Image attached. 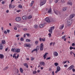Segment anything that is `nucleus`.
Returning a JSON list of instances; mask_svg holds the SVG:
<instances>
[{
    "label": "nucleus",
    "instance_id": "nucleus-1",
    "mask_svg": "<svg viewBox=\"0 0 75 75\" xmlns=\"http://www.w3.org/2000/svg\"><path fill=\"white\" fill-rule=\"evenodd\" d=\"M11 51L14 52H17V53H19V52H20V49L17 48H12L11 49Z\"/></svg>",
    "mask_w": 75,
    "mask_h": 75
},
{
    "label": "nucleus",
    "instance_id": "nucleus-2",
    "mask_svg": "<svg viewBox=\"0 0 75 75\" xmlns=\"http://www.w3.org/2000/svg\"><path fill=\"white\" fill-rule=\"evenodd\" d=\"M72 23V20L69 19L67 21V25H71Z\"/></svg>",
    "mask_w": 75,
    "mask_h": 75
},
{
    "label": "nucleus",
    "instance_id": "nucleus-3",
    "mask_svg": "<svg viewBox=\"0 0 75 75\" xmlns=\"http://www.w3.org/2000/svg\"><path fill=\"white\" fill-rule=\"evenodd\" d=\"M54 28H55L54 26L51 27L50 29L49 30V32L50 34H52V30H54Z\"/></svg>",
    "mask_w": 75,
    "mask_h": 75
},
{
    "label": "nucleus",
    "instance_id": "nucleus-4",
    "mask_svg": "<svg viewBox=\"0 0 75 75\" xmlns=\"http://www.w3.org/2000/svg\"><path fill=\"white\" fill-rule=\"evenodd\" d=\"M46 11H48L47 12L48 13H51L52 12V9L51 8H50L49 9L48 8H46Z\"/></svg>",
    "mask_w": 75,
    "mask_h": 75
},
{
    "label": "nucleus",
    "instance_id": "nucleus-5",
    "mask_svg": "<svg viewBox=\"0 0 75 75\" xmlns=\"http://www.w3.org/2000/svg\"><path fill=\"white\" fill-rule=\"evenodd\" d=\"M61 70V68H60V67L58 66L57 67V70L56 71L55 73L56 74H57L59 72V71H60Z\"/></svg>",
    "mask_w": 75,
    "mask_h": 75
},
{
    "label": "nucleus",
    "instance_id": "nucleus-6",
    "mask_svg": "<svg viewBox=\"0 0 75 75\" xmlns=\"http://www.w3.org/2000/svg\"><path fill=\"white\" fill-rule=\"evenodd\" d=\"M45 3H46V1H45V0H44L40 3V6H42L45 4Z\"/></svg>",
    "mask_w": 75,
    "mask_h": 75
},
{
    "label": "nucleus",
    "instance_id": "nucleus-7",
    "mask_svg": "<svg viewBox=\"0 0 75 75\" xmlns=\"http://www.w3.org/2000/svg\"><path fill=\"white\" fill-rule=\"evenodd\" d=\"M45 20L47 23H51V20L48 17H47L45 19Z\"/></svg>",
    "mask_w": 75,
    "mask_h": 75
},
{
    "label": "nucleus",
    "instance_id": "nucleus-8",
    "mask_svg": "<svg viewBox=\"0 0 75 75\" xmlns=\"http://www.w3.org/2000/svg\"><path fill=\"white\" fill-rule=\"evenodd\" d=\"M40 50L41 51H42L44 50V46H43V43H42L40 46Z\"/></svg>",
    "mask_w": 75,
    "mask_h": 75
},
{
    "label": "nucleus",
    "instance_id": "nucleus-9",
    "mask_svg": "<svg viewBox=\"0 0 75 75\" xmlns=\"http://www.w3.org/2000/svg\"><path fill=\"white\" fill-rule=\"evenodd\" d=\"M24 46L25 47H29L30 48L31 47V45L25 44L24 45Z\"/></svg>",
    "mask_w": 75,
    "mask_h": 75
},
{
    "label": "nucleus",
    "instance_id": "nucleus-10",
    "mask_svg": "<svg viewBox=\"0 0 75 75\" xmlns=\"http://www.w3.org/2000/svg\"><path fill=\"white\" fill-rule=\"evenodd\" d=\"M53 55L54 56L57 57V56H58V52H54Z\"/></svg>",
    "mask_w": 75,
    "mask_h": 75
},
{
    "label": "nucleus",
    "instance_id": "nucleus-11",
    "mask_svg": "<svg viewBox=\"0 0 75 75\" xmlns=\"http://www.w3.org/2000/svg\"><path fill=\"white\" fill-rule=\"evenodd\" d=\"M16 20L17 21H20L21 20V18L20 17H17L16 18Z\"/></svg>",
    "mask_w": 75,
    "mask_h": 75
},
{
    "label": "nucleus",
    "instance_id": "nucleus-12",
    "mask_svg": "<svg viewBox=\"0 0 75 75\" xmlns=\"http://www.w3.org/2000/svg\"><path fill=\"white\" fill-rule=\"evenodd\" d=\"M75 16V14H74L71 15L70 16V19H72V18L73 17H74Z\"/></svg>",
    "mask_w": 75,
    "mask_h": 75
},
{
    "label": "nucleus",
    "instance_id": "nucleus-13",
    "mask_svg": "<svg viewBox=\"0 0 75 75\" xmlns=\"http://www.w3.org/2000/svg\"><path fill=\"white\" fill-rule=\"evenodd\" d=\"M3 44L1 43L0 45V50H3Z\"/></svg>",
    "mask_w": 75,
    "mask_h": 75
},
{
    "label": "nucleus",
    "instance_id": "nucleus-14",
    "mask_svg": "<svg viewBox=\"0 0 75 75\" xmlns=\"http://www.w3.org/2000/svg\"><path fill=\"white\" fill-rule=\"evenodd\" d=\"M74 65H72L71 66L69 67V70H71V69H73V68H74Z\"/></svg>",
    "mask_w": 75,
    "mask_h": 75
},
{
    "label": "nucleus",
    "instance_id": "nucleus-15",
    "mask_svg": "<svg viewBox=\"0 0 75 75\" xmlns=\"http://www.w3.org/2000/svg\"><path fill=\"white\" fill-rule=\"evenodd\" d=\"M48 54V53H46L43 56V57L44 58V59H45L46 57L47 56V54Z\"/></svg>",
    "mask_w": 75,
    "mask_h": 75
},
{
    "label": "nucleus",
    "instance_id": "nucleus-16",
    "mask_svg": "<svg viewBox=\"0 0 75 75\" xmlns=\"http://www.w3.org/2000/svg\"><path fill=\"white\" fill-rule=\"evenodd\" d=\"M45 25L44 24H42L40 25V28H42V27H43Z\"/></svg>",
    "mask_w": 75,
    "mask_h": 75
},
{
    "label": "nucleus",
    "instance_id": "nucleus-17",
    "mask_svg": "<svg viewBox=\"0 0 75 75\" xmlns=\"http://www.w3.org/2000/svg\"><path fill=\"white\" fill-rule=\"evenodd\" d=\"M4 58V56L3 54H0V58L1 59H3Z\"/></svg>",
    "mask_w": 75,
    "mask_h": 75
},
{
    "label": "nucleus",
    "instance_id": "nucleus-18",
    "mask_svg": "<svg viewBox=\"0 0 75 75\" xmlns=\"http://www.w3.org/2000/svg\"><path fill=\"white\" fill-rule=\"evenodd\" d=\"M64 25H62V26H61V27H59V29L60 30H62V29H63V28H64Z\"/></svg>",
    "mask_w": 75,
    "mask_h": 75
},
{
    "label": "nucleus",
    "instance_id": "nucleus-19",
    "mask_svg": "<svg viewBox=\"0 0 75 75\" xmlns=\"http://www.w3.org/2000/svg\"><path fill=\"white\" fill-rule=\"evenodd\" d=\"M23 65L26 67V68H28V66L27 65V63H24L23 64Z\"/></svg>",
    "mask_w": 75,
    "mask_h": 75
},
{
    "label": "nucleus",
    "instance_id": "nucleus-20",
    "mask_svg": "<svg viewBox=\"0 0 75 75\" xmlns=\"http://www.w3.org/2000/svg\"><path fill=\"white\" fill-rule=\"evenodd\" d=\"M67 10V7H64L63 8V11H65L66 10Z\"/></svg>",
    "mask_w": 75,
    "mask_h": 75
},
{
    "label": "nucleus",
    "instance_id": "nucleus-21",
    "mask_svg": "<svg viewBox=\"0 0 75 75\" xmlns=\"http://www.w3.org/2000/svg\"><path fill=\"white\" fill-rule=\"evenodd\" d=\"M2 44H4L6 43V41L4 40H3L2 41Z\"/></svg>",
    "mask_w": 75,
    "mask_h": 75
},
{
    "label": "nucleus",
    "instance_id": "nucleus-22",
    "mask_svg": "<svg viewBox=\"0 0 75 75\" xmlns=\"http://www.w3.org/2000/svg\"><path fill=\"white\" fill-rule=\"evenodd\" d=\"M26 42H30V41H31V40L30 39H26Z\"/></svg>",
    "mask_w": 75,
    "mask_h": 75
},
{
    "label": "nucleus",
    "instance_id": "nucleus-23",
    "mask_svg": "<svg viewBox=\"0 0 75 75\" xmlns=\"http://www.w3.org/2000/svg\"><path fill=\"white\" fill-rule=\"evenodd\" d=\"M17 54L16 53H15L14 54L13 56V58H15V59H16V55Z\"/></svg>",
    "mask_w": 75,
    "mask_h": 75
},
{
    "label": "nucleus",
    "instance_id": "nucleus-24",
    "mask_svg": "<svg viewBox=\"0 0 75 75\" xmlns=\"http://www.w3.org/2000/svg\"><path fill=\"white\" fill-rule=\"evenodd\" d=\"M20 71L21 73H23V69H22V68H20Z\"/></svg>",
    "mask_w": 75,
    "mask_h": 75
},
{
    "label": "nucleus",
    "instance_id": "nucleus-25",
    "mask_svg": "<svg viewBox=\"0 0 75 75\" xmlns=\"http://www.w3.org/2000/svg\"><path fill=\"white\" fill-rule=\"evenodd\" d=\"M65 1V0H61V3H64Z\"/></svg>",
    "mask_w": 75,
    "mask_h": 75
},
{
    "label": "nucleus",
    "instance_id": "nucleus-26",
    "mask_svg": "<svg viewBox=\"0 0 75 75\" xmlns=\"http://www.w3.org/2000/svg\"><path fill=\"white\" fill-rule=\"evenodd\" d=\"M18 7H19V8H23V6L22 5H21L19 4L18 5Z\"/></svg>",
    "mask_w": 75,
    "mask_h": 75
},
{
    "label": "nucleus",
    "instance_id": "nucleus-27",
    "mask_svg": "<svg viewBox=\"0 0 75 75\" xmlns=\"http://www.w3.org/2000/svg\"><path fill=\"white\" fill-rule=\"evenodd\" d=\"M22 18L23 20H26V16H24L22 17Z\"/></svg>",
    "mask_w": 75,
    "mask_h": 75
},
{
    "label": "nucleus",
    "instance_id": "nucleus-28",
    "mask_svg": "<svg viewBox=\"0 0 75 75\" xmlns=\"http://www.w3.org/2000/svg\"><path fill=\"white\" fill-rule=\"evenodd\" d=\"M34 27L35 28H37L38 27V26L37 25H34Z\"/></svg>",
    "mask_w": 75,
    "mask_h": 75
},
{
    "label": "nucleus",
    "instance_id": "nucleus-29",
    "mask_svg": "<svg viewBox=\"0 0 75 75\" xmlns=\"http://www.w3.org/2000/svg\"><path fill=\"white\" fill-rule=\"evenodd\" d=\"M74 53L73 52L71 51L70 52V55H73V54H74Z\"/></svg>",
    "mask_w": 75,
    "mask_h": 75
},
{
    "label": "nucleus",
    "instance_id": "nucleus-30",
    "mask_svg": "<svg viewBox=\"0 0 75 75\" xmlns=\"http://www.w3.org/2000/svg\"><path fill=\"white\" fill-rule=\"evenodd\" d=\"M54 64L56 67H57V66L58 65V64L57 63H54Z\"/></svg>",
    "mask_w": 75,
    "mask_h": 75
},
{
    "label": "nucleus",
    "instance_id": "nucleus-31",
    "mask_svg": "<svg viewBox=\"0 0 75 75\" xmlns=\"http://www.w3.org/2000/svg\"><path fill=\"white\" fill-rule=\"evenodd\" d=\"M33 74H37V71H33Z\"/></svg>",
    "mask_w": 75,
    "mask_h": 75
},
{
    "label": "nucleus",
    "instance_id": "nucleus-32",
    "mask_svg": "<svg viewBox=\"0 0 75 75\" xmlns=\"http://www.w3.org/2000/svg\"><path fill=\"white\" fill-rule=\"evenodd\" d=\"M32 18V16L30 15V16H29L28 17V19H30V18Z\"/></svg>",
    "mask_w": 75,
    "mask_h": 75
},
{
    "label": "nucleus",
    "instance_id": "nucleus-33",
    "mask_svg": "<svg viewBox=\"0 0 75 75\" xmlns=\"http://www.w3.org/2000/svg\"><path fill=\"white\" fill-rule=\"evenodd\" d=\"M8 67H6V68H4V70L5 71L6 70V69H8Z\"/></svg>",
    "mask_w": 75,
    "mask_h": 75
},
{
    "label": "nucleus",
    "instance_id": "nucleus-34",
    "mask_svg": "<svg viewBox=\"0 0 75 75\" xmlns=\"http://www.w3.org/2000/svg\"><path fill=\"white\" fill-rule=\"evenodd\" d=\"M9 8H12V5H11V4H10L9 5Z\"/></svg>",
    "mask_w": 75,
    "mask_h": 75
},
{
    "label": "nucleus",
    "instance_id": "nucleus-35",
    "mask_svg": "<svg viewBox=\"0 0 75 75\" xmlns=\"http://www.w3.org/2000/svg\"><path fill=\"white\" fill-rule=\"evenodd\" d=\"M68 4H70V5H71V6H72V2L68 3Z\"/></svg>",
    "mask_w": 75,
    "mask_h": 75
},
{
    "label": "nucleus",
    "instance_id": "nucleus-36",
    "mask_svg": "<svg viewBox=\"0 0 75 75\" xmlns=\"http://www.w3.org/2000/svg\"><path fill=\"white\" fill-rule=\"evenodd\" d=\"M65 37H66V36H65V35H64V36H62V39L63 40V39H65Z\"/></svg>",
    "mask_w": 75,
    "mask_h": 75
},
{
    "label": "nucleus",
    "instance_id": "nucleus-37",
    "mask_svg": "<svg viewBox=\"0 0 75 75\" xmlns=\"http://www.w3.org/2000/svg\"><path fill=\"white\" fill-rule=\"evenodd\" d=\"M34 51H36V52H37L38 51V50H37V49H35L33 50Z\"/></svg>",
    "mask_w": 75,
    "mask_h": 75
},
{
    "label": "nucleus",
    "instance_id": "nucleus-38",
    "mask_svg": "<svg viewBox=\"0 0 75 75\" xmlns=\"http://www.w3.org/2000/svg\"><path fill=\"white\" fill-rule=\"evenodd\" d=\"M16 7V6H14V5H12V8H14V7Z\"/></svg>",
    "mask_w": 75,
    "mask_h": 75
},
{
    "label": "nucleus",
    "instance_id": "nucleus-39",
    "mask_svg": "<svg viewBox=\"0 0 75 75\" xmlns=\"http://www.w3.org/2000/svg\"><path fill=\"white\" fill-rule=\"evenodd\" d=\"M57 11H54L55 14H57V15H58V13H57Z\"/></svg>",
    "mask_w": 75,
    "mask_h": 75
},
{
    "label": "nucleus",
    "instance_id": "nucleus-40",
    "mask_svg": "<svg viewBox=\"0 0 75 75\" xmlns=\"http://www.w3.org/2000/svg\"><path fill=\"white\" fill-rule=\"evenodd\" d=\"M42 41H45V38H44V39L43 38H42Z\"/></svg>",
    "mask_w": 75,
    "mask_h": 75
},
{
    "label": "nucleus",
    "instance_id": "nucleus-41",
    "mask_svg": "<svg viewBox=\"0 0 75 75\" xmlns=\"http://www.w3.org/2000/svg\"><path fill=\"white\" fill-rule=\"evenodd\" d=\"M20 40L21 41H24V39H23V38H21L20 39Z\"/></svg>",
    "mask_w": 75,
    "mask_h": 75
},
{
    "label": "nucleus",
    "instance_id": "nucleus-42",
    "mask_svg": "<svg viewBox=\"0 0 75 75\" xmlns=\"http://www.w3.org/2000/svg\"><path fill=\"white\" fill-rule=\"evenodd\" d=\"M6 30L8 33H10V30Z\"/></svg>",
    "mask_w": 75,
    "mask_h": 75
},
{
    "label": "nucleus",
    "instance_id": "nucleus-43",
    "mask_svg": "<svg viewBox=\"0 0 75 75\" xmlns=\"http://www.w3.org/2000/svg\"><path fill=\"white\" fill-rule=\"evenodd\" d=\"M73 48H74V47H70V50H72V49H73Z\"/></svg>",
    "mask_w": 75,
    "mask_h": 75
},
{
    "label": "nucleus",
    "instance_id": "nucleus-44",
    "mask_svg": "<svg viewBox=\"0 0 75 75\" xmlns=\"http://www.w3.org/2000/svg\"><path fill=\"white\" fill-rule=\"evenodd\" d=\"M42 65H43V66H45V63L44 62H42Z\"/></svg>",
    "mask_w": 75,
    "mask_h": 75
},
{
    "label": "nucleus",
    "instance_id": "nucleus-45",
    "mask_svg": "<svg viewBox=\"0 0 75 75\" xmlns=\"http://www.w3.org/2000/svg\"><path fill=\"white\" fill-rule=\"evenodd\" d=\"M58 1V0H54V2H55V3H57V2Z\"/></svg>",
    "mask_w": 75,
    "mask_h": 75
},
{
    "label": "nucleus",
    "instance_id": "nucleus-46",
    "mask_svg": "<svg viewBox=\"0 0 75 75\" xmlns=\"http://www.w3.org/2000/svg\"><path fill=\"white\" fill-rule=\"evenodd\" d=\"M23 30H24V31H26V30H27V28H25L23 29Z\"/></svg>",
    "mask_w": 75,
    "mask_h": 75
},
{
    "label": "nucleus",
    "instance_id": "nucleus-47",
    "mask_svg": "<svg viewBox=\"0 0 75 75\" xmlns=\"http://www.w3.org/2000/svg\"><path fill=\"white\" fill-rule=\"evenodd\" d=\"M51 59V57H48L47 59H46L47 60H48V59Z\"/></svg>",
    "mask_w": 75,
    "mask_h": 75
},
{
    "label": "nucleus",
    "instance_id": "nucleus-48",
    "mask_svg": "<svg viewBox=\"0 0 75 75\" xmlns=\"http://www.w3.org/2000/svg\"><path fill=\"white\" fill-rule=\"evenodd\" d=\"M48 35L50 37H51V33H49L48 34Z\"/></svg>",
    "mask_w": 75,
    "mask_h": 75
},
{
    "label": "nucleus",
    "instance_id": "nucleus-49",
    "mask_svg": "<svg viewBox=\"0 0 75 75\" xmlns=\"http://www.w3.org/2000/svg\"><path fill=\"white\" fill-rule=\"evenodd\" d=\"M39 40L40 42L42 41V38H39Z\"/></svg>",
    "mask_w": 75,
    "mask_h": 75
},
{
    "label": "nucleus",
    "instance_id": "nucleus-50",
    "mask_svg": "<svg viewBox=\"0 0 75 75\" xmlns=\"http://www.w3.org/2000/svg\"><path fill=\"white\" fill-rule=\"evenodd\" d=\"M26 35L28 36V37H29V36H30V34L29 33H26Z\"/></svg>",
    "mask_w": 75,
    "mask_h": 75
},
{
    "label": "nucleus",
    "instance_id": "nucleus-51",
    "mask_svg": "<svg viewBox=\"0 0 75 75\" xmlns=\"http://www.w3.org/2000/svg\"><path fill=\"white\" fill-rule=\"evenodd\" d=\"M67 61H65L64 62H62V64H66V63H67Z\"/></svg>",
    "mask_w": 75,
    "mask_h": 75
},
{
    "label": "nucleus",
    "instance_id": "nucleus-52",
    "mask_svg": "<svg viewBox=\"0 0 75 75\" xmlns=\"http://www.w3.org/2000/svg\"><path fill=\"white\" fill-rule=\"evenodd\" d=\"M75 45V44H74V43H73L72 44V46H73V47H74Z\"/></svg>",
    "mask_w": 75,
    "mask_h": 75
},
{
    "label": "nucleus",
    "instance_id": "nucleus-53",
    "mask_svg": "<svg viewBox=\"0 0 75 75\" xmlns=\"http://www.w3.org/2000/svg\"><path fill=\"white\" fill-rule=\"evenodd\" d=\"M52 0H50L49 1L50 3H52Z\"/></svg>",
    "mask_w": 75,
    "mask_h": 75
},
{
    "label": "nucleus",
    "instance_id": "nucleus-54",
    "mask_svg": "<svg viewBox=\"0 0 75 75\" xmlns=\"http://www.w3.org/2000/svg\"><path fill=\"white\" fill-rule=\"evenodd\" d=\"M39 48H40V47H39L38 46H37L36 47V49H37V50H39Z\"/></svg>",
    "mask_w": 75,
    "mask_h": 75
},
{
    "label": "nucleus",
    "instance_id": "nucleus-55",
    "mask_svg": "<svg viewBox=\"0 0 75 75\" xmlns=\"http://www.w3.org/2000/svg\"><path fill=\"white\" fill-rule=\"evenodd\" d=\"M34 59V58H33V57L31 58V61H33Z\"/></svg>",
    "mask_w": 75,
    "mask_h": 75
},
{
    "label": "nucleus",
    "instance_id": "nucleus-56",
    "mask_svg": "<svg viewBox=\"0 0 75 75\" xmlns=\"http://www.w3.org/2000/svg\"><path fill=\"white\" fill-rule=\"evenodd\" d=\"M20 11H21L19 10H17L16 11V12H17V13H19Z\"/></svg>",
    "mask_w": 75,
    "mask_h": 75
},
{
    "label": "nucleus",
    "instance_id": "nucleus-57",
    "mask_svg": "<svg viewBox=\"0 0 75 75\" xmlns=\"http://www.w3.org/2000/svg\"><path fill=\"white\" fill-rule=\"evenodd\" d=\"M4 3H5V2L4 1H3L2 2V4H4Z\"/></svg>",
    "mask_w": 75,
    "mask_h": 75
},
{
    "label": "nucleus",
    "instance_id": "nucleus-58",
    "mask_svg": "<svg viewBox=\"0 0 75 75\" xmlns=\"http://www.w3.org/2000/svg\"><path fill=\"white\" fill-rule=\"evenodd\" d=\"M72 71L73 72H75V69H72Z\"/></svg>",
    "mask_w": 75,
    "mask_h": 75
},
{
    "label": "nucleus",
    "instance_id": "nucleus-59",
    "mask_svg": "<svg viewBox=\"0 0 75 75\" xmlns=\"http://www.w3.org/2000/svg\"><path fill=\"white\" fill-rule=\"evenodd\" d=\"M40 65H42V62H40Z\"/></svg>",
    "mask_w": 75,
    "mask_h": 75
},
{
    "label": "nucleus",
    "instance_id": "nucleus-60",
    "mask_svg": "<svg viewBox=\"0 0 75 75\" xmlns=\"http://www.w3.org/2000/svg\"><path fill=\"white\" fill-rule=\"evenodd\" d=\"M38 42L37 41H36L35 42V44H38Z\"/></svg>",
    "mask_w": 75,
    "mask_h": 75
},
{
    "label": "nucleus",
    "instance_id": "nucleus-61",
    "mask_svg": "<svg viewBox=\"0 0 75 75\" xmlns=\"http://www.w3.org/2000/svg\"><path fill=\"white\" fill-rule=\"evenodd\" d=\"M64 67H68V65L65 64L64 65Z\"/></svg>",
    "mask_w": 75,
    "mask_h": 75
},
{
    "label": "nucleus",
    "instance_id": "nucleus-62",
    "mask_svg": "<svg viewBox=\"0 0 75 75\" xmlns=\"http://www.w3.org/2000/svg\"><path fill=\"white\" fill-rule=\"evenodd\" d=\"M19 35H16V37H19Z\"/></svg>",
    "mask_w": 75,
    "mask_h": 75
},
{
    "label": "nucleus",
    "instance_id": "nucleus-63",
    "mask_svg": "<svg viewBox=\"0 0 75 75\" xmlns=\"http://www.w3.org/2000/svg\"><path fill=\"white\" fill-rule=\"evenodd\" d=\"M17 27H15L14 28V30H17Z\"/></svg>",
    "mask_w": 75,
    "mask_h": 75
},
{
    "label": "nucleus",
    "instance_id": "nucleus-64",
    "mask_svg": "<svg viewBox=\"0 0 75 75\" xmlns=\"http://www.w3.org/2000/svg\"><path fill=\"white\" fill-rule=\"evenodd\" d=\"M4 34H7V31H4Z\"/></svg>",
    "mask_w": 75,
    "mask_h": 75
}]
</instances>
